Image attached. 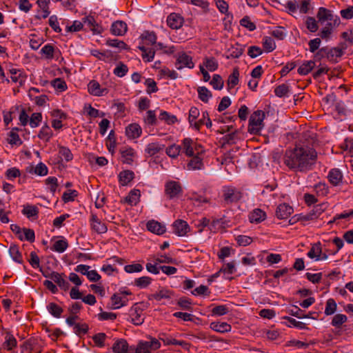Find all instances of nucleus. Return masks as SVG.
<instances>
[{
    "label": "nucleus",
    "mask_w": 353,
    "mask_h": 353,
    "mask_svg": "<svg viewBox=\"0 0 353 353\" xmlns=\"http://www.w3.org/2000/svg\"><path fill=\"white\" fill-rule=\"evenodd\" d=\"M316 157L317 153L313 148L300 145L285 151L283 163L290 170L303 171L314 163Z\"/></svg>",
    "instance_id": "obj_1"
},
{
    "label": "nucleus",
    "mask_w": 353,
    "mask_h": 353,
    "mask_svg": "<svg viewBox=\"0 0 353 353\" xmlns=\"http://www.w3.org/2000/svg\"><path fill=\"white\" fill-rule=\"evenodd\" d=\"M148 341H139L136 346H133L134 353H152L161 347L160 341L151 336H147Z\"/></svg>",
    "instance_id": "obj_2"
},
{
    "label": "nucleus",
    "mask_w": 353,
    "mask_h": 353,
    "mask_svg": "<svg viewBox=\"0 0 353 353\" xmlns=\"http://www.w3.org/2000/svg\"><path fill=\"white\" fill-rule=\"evenodd\" d=\"M265 112L262 110L254 111L250 117L248 131L252 134H258L264 126Z\"/></svg>",
    "instance_id": "obj_3"
},
{
    "label": "nucleus",
    "mask_w": 353,
    "mask_h": 353,
    "mask_svg": "<svg viewBox=\"0 0 353 353\" xmlns=\"http://www.w3.org/2000/svg\"><path fill=\"white\" fill-rule=\"evenodd\" d=\"M343 54V48L336 47L328 48L327 47L321 48L316 54L319 59L327 58V59L332 63L338 62V59Z\"/></svg>",
    "instance_id": "obj_4"
},
{
    "label": "nucleus",
    "mask_w": 353,
    "mask_h": 353,
    "mask_svg": "<svg viewBox=\"0 0 353 353\" xmlns=\"http://www.w3.org/2000/svg\"><path fill=\"white\" fill-rule=\"evenodd\" d=\"M243 197V193L237 188L232 186L223 187V198L225 204L229 205L237 203Z\"/></svg>",
    "instance_id": "obj_5"
},
{
    "label": "nucleus",
    "mask_w": 353,
    "mask_h": 353,
    "mask_svg": "<svg viewBox=\"0 0 353 353\" xmlns=\"http://www.w3.org/2000/svg\"><path fill=\"white\" fill-rule=\"evenodd\" d=\"M182 148L183 151L188 157H192L194 154H201L203 153L201 146L196 144L190 138H185L183 140Z\"/></svg>",
    "instance_id": "obj_6"
},
{
    "label": "nucleus",
    "mask_w": 353,
    "mask_h": 353,
    "mask_svg": "<svg viewBox=\"0 0 353 353\" xmlns=\"http://www.w3.org/2000/svg\"><path fill=\"white\" fill-rule=\"evenodd\" d=\"M112 350L114 353H134L133 346H129L127 341L123 339H117Z\"/></svg>",
    "instance_id": "obj_7"
},
{
    "label": "nucleus",
    "mask_w": 353,
    "mask_h": 353,
    "mask_svg": "<svg viewBox=\"0 0 353 353\" xmlns=\"http://www.w3.org/2000/svg\"><path fill=\"white\" fill-rule=\"evenodd\" d=\"M184 67L192 69L194 67V63L192 61V57L185 52H180L176 59V68L178 70H181Z\"/></svg>",
    "instance_id": "obj_8"
},
{
    "label": "nucleus",
    "mask_w": 353,
    "mask_h": 353,
    "mask_svg": "<svg viewBox=\"0 0 353 353\" xmlns=\"http://www.w3.org/2000/svg\"><path fill=\"white\" fill-rule=\"evenodd\" d=\"M130 316L131 321L136 325H140L144 322L143 310L138 305V303L134 304L131 307Z\"/></svg>",
    "instance_id": "obj_9"
},
{
    "label": "nucleus",
    "mask_w": 353,
    "mask_h": 353,
    "mask_svg": "<svg viewBox=\"0 0 353 353\" xmlns=\"http://www.w3.org/2000/svg\"><path fill=\"white\" fill-rule=\"evenodd\" d=\"M173 231L179 236H185L190 230L188 223L183 220H176L172 224Z\"/></svg>",
    "instance_id": "obj_10"
},
{
    "label": "nucleus",
    "mask_w": 353,
    "mask_h": 353,
    "mask_svg": "<svg viewBox=\"0 0 353 353\" xmlns=\"http://www.w3.org/2000/svg\"><path fill=\"white\" fill-rule=\"evenodd\" d=\"M44 276L46 277L50 278L65 291L68 290L70 288V283L64 279L63 274H59L57 272H52L50 274Z\"/></svg>",
    "instance_id": "obj_11"
},
{
    "label": "nucleus",
    "mask_w": 353,
    "mask_h": 353,
    "mask_svg": "<svg viewBox=\"0 0 353 353\" xmlns=\"http://www.w3.org/2000/svg\"><path fill=\"white\" fill-rule=\"evenodd\" d=\"M165 194L170 198L172 199L177 196L181 192V187L178 182L170 181L165 185Z\"/></svg>",
    "instance_id": "obj_12"
},
{
    "label": "nucleus",
    "mask_w": 353,
    "mask_h": 353,
    "mask_svg": "<svg viewBox=\"0 0 353 353\" xmlns=\"http://www.w3.org/2000/svg\"><path fill=\"white\" fill-rule=\"evenodd\" d=\"M293 213V208L284 203L279 205L276 210V216L279 219H286Z\"/></svg>",
    "instance_id": "obj_13"
},
{
    "label": "nucleus",
    "mask_w": 353,
    "mask_h": 353,
    "mask_svg": "<svg viewBox=\"0 0 353 353\" xmlns=\"http://www.w3.org/2000/svg\"><path fill=\"white\" fill-rule=\"evenodd\" d=\"M91 228L98 234H103L107 232V227L105 223H102L96 214L91 216Z\"/></svg>",
    "instance_id": "obj_14"
},
{
    "label": "nucleus",
    "mask_w": 353,
    "mask_h": 353,
    "mask_svg": "<svg viewBox=\"0 0 353 353\" xmlns=\"http://www.w3.org/2000/svg\"><path fill=\"white\" fill-rule=\"evenodd\" d=\"M142 129L137 123H131L125 128L126 136L131 139H137L141 136Z\"/></svg>",
    "instance_id": "obj_15"
},
{
    "label": "nucleus",
    "mask_w": 353,
    "mask_h": 353,
    "mask_svg": "<svg viewBox=\"0 0 353 353\" xmlns=\"http://www.w3.org/2000/svg\"><path fill=\"white\" fill-rule=\"evenodd\" d=\"M88 91L94 96H103L108 93V89L101 88L100 84L95 80H92L89 83Z\"/></svg>",
    "instance_id": "obj_16"
},
{
    "label": "nucleus",
    "mask_w": 353,
    "mask_h": 353,
    "mask_svg": "<svg viewBox=\"0 0 353 353\" xmlns=\"http://www.w3.org/2000/svg\"><path fill=\"white\" fill-rule=\"evenodd\" d=\"M127 24L123 21H117L114 22L111 27V32L113 34L122 36L127 32Z\"/></svg>",
    "instance_id": "obj_17"
},
{
    "label": "nucleus",
    "mask_w": 353,
    "mask_h": 353,
    "mask_svg": "<svg viewBox=\"0 0 353 353\" xmlns=\"http://www.w3.org/2000/svg\"><path fill=\"white\" fill-rule=\"evenodd\" d=\"M201 154H194L192 156V159L187 164L188 170H201L203 167V159L200 157Z\"/></svg>",
    "instance_id": "obj_18"
},
{
    "label": "nucleus",
    "mask_w": 353,
    "mask_h": 353,
    "mask_svg": "<svg viewBox=\"0 0 353 353\" xmlns=\"http://www.w3.org/2000/svg\"><path fill=\"white\" fill-rule=\"evenodd\" d=\"M167 23L172 29H179L182 26L183 19L179 15L172 13L167 18Z\"/></svg>",
    "instance_id": "obj_19"
},
{
    "label": "nucleus",
    "mask_w": 353,
    "mask_h": 353,
    "mask_svg": "<svg viewBox=\"0 0 353 353\" xmlns=\"http://www.w3.org/2000/svg\"><path fill=\"white\" fill-rule=\"evenodd\" d=\"M147 229L152 233L158 235L163 234L165 232V225L157 221H150L147 223Z\"/></svg>",
    "instance_id": "obj_20"
},
{
    "label": "nucleus",
    "mask_w": 353,
    "mask_h": 353,
    "mask_svg": "<svg viewBox=\"0 0 353 353\" xmlns=\"http://www.w3.org/2000/svg\"><path fill=\"white\" fill-rule=\"evenodd\" d=\"M111 301L113 306V309H119L122 306L126 305L128 299L121 295V293H115L111 297Z\"/></svg>",
    "instance_id": "obj_21"
},
{
    "label": "nucleus",
    "mask_w": 353,
    "mask_h": 353,
    "mask_svg": "<svg viewBox=\"0 0 353 353\" xmlns=\"http://www.w3.org/2000/svg\"><path fill=\"white\" fill-rule=\"evenodd\" d=\"M41 53L45 56L46 59H52L60 53V51L55 49L52 44H46L41 48Z\"/></svg>",
    "instance_id": "obj_22"
},
{
    "label": "nucleus",
    "mask_w": 353,
    "mask_h": 353,
    "mask_svg": "<svg viewBox=\"0 0 353 353\" xmlns=\"http://www.w3.org/2000/svg\"><path fill=\"white\" fill-rule=\"evenodd\" d=\"M22 213L29 219H37L38 218L39 208L35 205H26L23 206Z\"/></svg>",
    "instance_id": "obj_23"
},
{
    "label": "nucleus",
    "mask_w": 353,
    "mask_h": 353,
    "mask_svg": "<svg viewBox=\"0 0 353 353\" xmlns=\"http://www.w3.org/2000/svg\"><path fill=\"white\" fill-rule=\"evenodd\" d=\"M9 254L16 263L21 264L23 262L22 254L17 245H10L9 248Z\"/></svg>",
    "instance_id": "obj_24"
},
{
    "label": "nucleus",
    "mask_w": 353,
    "mask_h": 353,
    "mask_svg": "<svg viewBox=\"0 0 353 353\" xmlns=\"http://www.w3.org/2000/svg\"><path fill=\"white\" fill-rule=\"evenodd\" d=\"M210 327L213 330L221 333L230 332L232 329L231 325L225 322H212Z\"/></svg>",
    "instance_id": "obj_25"
},
{
    "label": "nucleus",
    "mask_w": 353,
    "mask_h": 353,
    "mask_svg": "<svg viewBox=\"0 0 353 353\" xmlns=\"http://www.w3.org/2000/svg\"><path fill=\"white\" fill-rule=\"evenodd\" d=\"M316 17L320 22L333 20L332 11L323 7L319 8Z\"/></svg>",
    "instance_id": "obj_26"
},
{
    "label": "nucleus",
    "mask_w": 353,
    "mask_h": 353,
    "mask_svg": "<svg viewBox=\"0 0 353 353\" xmlns=\"http://www.w3.org/2000/svg\"><path fill=\"white\" fill-rule=\"evenodd\" d=\"M266 214L261 209L254 210L250 214L249 219L252 223H260L265 219Z\"/></svg>",
    "instance_id": "obj_27"
},
{
    "label": "nucleus",
    "mask_w": 353,
    "mask_h": 353,
    "mask_svg": "<svg viewBox=\"0 0 353 353\" xmlns=\"http://www.w3.org/2000/svg\"><path fill=\"white\" fill-rule=\"evenodd\" d=\"M138 48L142 52V58L145 61L150 62L153 60L155 50L152 48H146L144 46H139Z\"/></svg>",
    "instance_id": "obj_28"
},
{
    "label": "nucleus",
    "mask_w": 353,
    "mask_h": 353,
    "mask_svg": "<svg viewBox=\"0 0 353 353\" xmlns=\"http://www.w3.org/2000/svg\"><path fill=\"white\" fill-rule=\"evenodd\" d=\"M343 175L339 169H332L328 174V179L330 182L334 185H337L341 181Z\"/></svg>",
    "instance_id": "obj_29"
},
{
    "label": "nucleus",
    "mask_w": 353,
    "mask_h": 353,
    "mask_svg": "<svg viewBox=\"0 0 353 353\" xmlns=\"http://www.w3.org/2000/svg\"><path fill=\"white\" fill-rule=\"evenodd\" d=\"M134 174L132 171H122L119 174V183L122 185H126L134 179Z\"/></svg>",
    "instance_id": "obj_30"
},
{
    "label": "nucleus",
    "mask_w": 353,
    "mask_h": 353,
    "mask_svg": "<svg viewBox=\"0 0 353 353\" xmlns=\"http://www.w3.org/2000/svg\"><path fill=\"white\" fill-rule=\"evenodd\" d=\"M140 196V190L137 189H134L131 190L129 194L125 198V201L130 205H136L139 201Z\"/></svg>",
    "instance_id": "obj_31"
},
{
    "label": "nucleus",
    "mask_w": 353,
    "mask_h": 353,
    "mask_svg": "<svg viewBox=\"0 0 353 353\" xmlns=\"http://www.w3.org/2000/svg\"><path fill=\"white\" fill-rule=\"evenodd\" d=\"M83 23L94 33H100L101 28L97 23L92 16H88L83 19Z\"/></svg>",
    "instance_id": "obj_32"
},
{
    "label": "nucleus",
    "mask_w": 353,
    "mask_h": 353,
    "mask_svg": "<svg viewBox=\"0 0 353 353\" xmlns=\"http://www.w3.org/2000/svg\"><path fill=\"white\" fill-rule=\"evenodd\" d=\"M122 161L124 163L131 164L133 161L134 151L132 148H128L121 150Z\"/></svg>",
    "instance_id": "obj_33"
},
{
    "label": "nucleus",
    "mask_w": 353,
    "mask_h": 353,
    "mask_svg": "<svg viewBox=\"0 0 353 353\" xmlns=\"http://www.w3.org/2000/svg\"><path fill=\"white\" fill-rule=\"evenodd\" d=\"M53 135V132L48 125H44L40 130L38 137L46 142H48Z\"/></svg>",
    "instance_id": "obj_34"
},
{
    "label": "nucleus",
    "mask_w": 353,
    "mask_h": 353,
    "mask_svg": "<svg viewBox=\"0 0 353 353\" xmlns=\"http://www.w3.org/2000/svg\"><path fill=\"white\" fill-rule=\"evenodd\" d=\"M315 67V62L313 61H305L298 69V73L301 75H306Z\"/></svg>",
    "instance_id": "obj_35"
},
{
    "label": "nucleus",
    "mask_w": 353,
    "mask_h": 353,
    "mask_svg": "<svg viewBox=\"0 0 353 353\" xmlns=\"http://www.w3.org/2000/svg\"><path fill=\"white\" fill-rule=\"evenodd\" d=\"M172 293L171 291L166 289H161L155 294H153L149 296V299H154L157 301H161L163 299H170Z\"/></svg>",
    "instance_id": "obj_36"
},
{
    "label": "nucleus",
    "mask_w": 353,
    "mask_h": 353,
    "mask_svg": "<svg viewBox=\"0 0 353 353\" xmlns=\"http://www.w3.org/2000/svg\"><path fill=\"white\" fill-rule=\"evenodd\" d=\"M243 52V48L239 45V44H236L235 46H231V48H230L228 50V55L227 56V57L229 59V58H239Z\"/></svg>",
    "instance_id": "obj_37"
},
{
    "label": "nucleus",
    "mask_w": 353,
    "mask_h": 353,
    "mask_svg": "<svg viewBox=\"0 0 353 353\" xmlns=\"http://www.w3.org/2000/svg\"><path fill=\"white\" fill-rule=\"evenodd\" d=\"M47 309L48 310V312L54 316V317H56V318H59L61 317V314L63 313V310L62 309L61 307H60L59 305H58L57 303H50L48 305H47Z\"/></svg>",
    "instance_id": "obj_38"
},
{
    "label": "nucleus",
    "mask_w": 353,
    "mask_h": 353,
    "mask_svg": "<svg viewBox=\"0 0 353 353\" xmlns=\"http://www.w3.org/2000/svg\"><path fill=\"white\" fill-rule=\"evenodd\" d=\"M163 145H160L157 143H151L147 145L145 152L152 157L161 151L163 149Z\"/></svg>",
    "instance_id": "obj_39"
},
{
    "label": "nucleus",
    "mask_w": 353,
    "mask_h": 353,
    "mask_svg": "<svg viewBox=\"0 0 353 353\" xmlns=\"http://www.w3.org/2000/svg\"><path fill=\"white\" fill-rule=\"evenodd\" d=\"M197 91L199 99L204 103H208L212 96L211 92L204 86L199 87Z\"/></svg>",
    "instance_id": "obj_40"
},
{
    "label": "nucleus",
    "mask_w": 353,
    "mask_h": 353,
    "mask_svg": "<svg viewBox=\"0 0 353 353\" xmlns=\"http://www.w3.org/2000/svg\"><path fill=\"white\" fill-rule=\"evenodd\" d=\"M17 340L14 336L10 333H7L5 336V342L3 343L4 347L8 350H12L17 346Z\"/></svg>",
    "instance_id": "obj_41"
},
{
    "label": "nucleus",
    "mask_w": 353,
    "mask_h": 353,
    "mask_svg": "<svg viewBox=\"0 0 353 353\" xmlns=\"http://www.w3.org/2000/svg\"><path fill=\"white\" fill-rule=\"evenodd\" d=\"M203 65L210 72L215 71L218 68V62L214 57H205L203 61Z\"/></svg>",
    "instance_id": "obj_42"
},
{
    "label": "nucleus",
    "mask_w": 353,
    "mask_h": 353,
    "mask_svg": "<svg viewBox=\"0 0 353 353\" xmlns=\"http://www.w3.org/2000/svg\"><path fill=\"white\" fill-rule=\"evenodd\" d=\"M239 72L238 69H234L232 73L229 76L228 79V86L229 89L233 88L239 83Z\"/></svg>",
    "instance_id": "obj_43"
},
{
    "label": "nucleus",
    "mask_w": 353,
    "mask_h": 353,
    "mask_svg": "<svg viewBox=\"0 0 353 353\" xmlns=\"http://www.w3.org/2000/svg\"><path fill=\"white\" fill-rule=\"evenodd\" d=\"M321 245L320 243H317L312 245L310 251L307 252V256L310 259H315L316 260V258L321 253Z\"/></svg>",
    "instance_id": "obj_44"
},
{
    "label": "nucleus",
    "mask_w": 353,
    "mask_h": 353,
    "mask_svg": "<svg viewBox=\"0 0 353 353\" xmlns=\"http://www.w3.org/2000/svg\"><path fill=\"white\" fill-rule=\"evenodd\" d=\"M347 318L345 314H337L333 317L331 324L333 326L339 328L343 323L347 321Z\"/></svg>",
    "instance_id": "obj_45"
},
{
    "label": "nucleus",
    "mask_w": 353,
    "mask_h": 353,
    "mask_svg": "<svg viewBox=\"0 0 353 353\" xmlns=\"http://www.w3.org/2000/svg\"><path fill=\"white\" fill-rule=\"evenodd\" d=\"M141 38L143 40L148 41V44H156L157 43V35L154 32L145 31L141 35Z\"/></svg>",
    "instance_id": "obj_46"
},
{
    "label": "nucleus",
    "mask_w": 353,
    "mask_h": 353,
    "mask_svg": "<svg viewBox=\"0 0 353 353\" xmlns=\"http://www.w3.org/2000/svg\"><path fill=\"white\" fill-rule=\"evenodd\" d=\"M107 336L105 333H98L92 336V340L96 346L103 347L105 346V341Z\"/></svg>",
    "instance_id": "obj_47"
},
{
    "label": "nucleus",
    "mask_w": 353,
    "mask_h": 353,
    "mask_svg": "<svg viewBox=\"0 0 353 353\" xmlns=\"http://www.w3.org/2000/svg\"><path fill=\"white\" fill-rule=\"evenodd\" d=\"M152 282V279L149 276H141L134 280V285L140 288H147Z\"/></svg>",
    "instance_id": "obj_48"
},
{
    "label": "nucleus",
    "mask_w": 353,
    "mask_h": 353,
    "mask_svg": "<svg viewBox=\"0 0 353 353\" xmlns=\"http://www.w3.org/2000/svg\"><path fill=\"white\" fill-rule=\"evenodd\" d=\"M68 247V243L66 241L58 240L54 243L52 250L57 252L62 253L67 249Z\"/></svg>",
    "instance_id": "obj_49"
},
{
    "label": "nucleus",
    "mask_w": 353,
    "mask_h": 353,
    "mask_svg": "<svg viewBox=\"0 0 353 353\" xmlns=\"http://www.w3.org/2000/svg\"><path fill=\"white\" fill-rule=\"evenodd\" d=\"M336 310V303L333 299H329L326 302L325 314L327 316L333 314Z\"/></svg>",
    "instance_id": "obj_50"
},
{
    "label": "nucleus",
    "mask_w": 353,
    "mask_h": 353,
    "mask_svg": "<svg viewBox=\"0 0 353 353\" xmlns=\"http://www.w3.org/2000/svg\"><path fill=\"white\" fill-rule=\"evenodd\" d=\"M181 150V148L180 145L173 144L166 148L165 152L169 157L172 158H176L179 156Z\"/></svg>",
    "instance_id": "obj_51"
},
{
    "label": "nucleus",
    "mask_w": 353,
    "mask_h": 353,
    "mask_svg": "<svg viewBox=\"0 0 353 353\" xmlns=\"http://www.w3.org/2000/svg\"><path fill=\"white\" fill-rule=\"evenodd\" d=\"M128 71V66L124 63L119 62V63L114 69V74L119 77H123L127 74Z\"/></svg>",
    "instance_id": "obj_52"
},
{
    "label": "nucleus",
    "mask_w": 353,
    "mask_h": 353,
    "mask_svg": "<svg viewBox=\"0 0 353 353\" xmlns=\"http://www.w3.org/2000/svg\"><path fill=\"white\" fill-rule=\"evenodd\" d=\"M8 143L10 145H21L22 141L21 140L19 134L14 131H10L8 134V138L7 139Z\"/></svg>",
    "instance_id": "obj_53"
},
{
    "label": "nucleus",
    "mask_w": 353,
    "mask_h": 353,
    "mask_svg": "<svg viewBox=\"0 0 353 353\" xmlns=\"http://www.w3.org/2000/svg\"><path fill=\"white\" fill-rule=\"evenodd\" d=\"M263 46L265 50L268 52L273 51L276 48V44L274 39L269 37H264L263 40Z\"/></svg>",
    "instance_id": "obj_54"
},
{
    "label": "nucleus",
    "mask_w": 353,
    "mask_h": 353,
    "mask_svg": "<svg viewBox=\"0 0 353 353\" xmlns=\"http://www.w3.org/2000/svg\"><path fill=\"white\" fill-rule=\"evenodd\" d=\"M210 84L215 90H221L223 87V81L219 74H214Z\"/></svg>",
    "instance_id": "obj_55"
},
{
    "label": "nucleus",
    "mask_w": 353,
    "mask_h": 353,
    "mask_svg": "<svg viewBox=\"0 0 353 353\" xmlns=\"http://www.w3.org/2000/svg\"><path fill=\"white\" fill-rule=\"evenodd\" d=\"M159 119L165 121L169 125L174 123L177 120L176 116L171 115L166 111L160 113Z\"/></svg>",
    "instance_id": "obj_56"
},
{
    "label": "nucleus",
    "mask_w": 353,
    "mask_h": 353,
    "mask_svg": "<svg viewBox=\"0 0 353 353\" xmlns=\"http://www.w3.org/2000/svg\"><path fill=\"white\" fill-rule=\"evenodd\" d=\"M59 154L61 157L64 158L66 161H70L73 158V155L70 150L64 146H59Z\"/></svg>",
    "instance_id": "obj_57"
},
{
    "label": "nucleus",
    "mask_w": 353,
    "mask_h": 353,
    "mask_svg": "<svg viewBox=\"0 0 353 353\" xmlns=\"http://www.w3.org/2000/svg\"><path fill=\"white\" fill-rule=\"evenodd\" d=\"M289 92V86L286 84H281L276 87L274 89V94L279 97H283L288 94Z\"/></svg>",
    "instance_id": "obj_58"
},
{
    "label": "nucleus",
    "mask_w": 353,
    "mask_h": 353,
    "mask_svg": "<svg viewBox=\"0 0 353 353\" xmlns=\"http://www.w3.org/2000/svg\"><path fill=\"white\" fill-rule=\"evenodd\" d=\"M106 44L109 46L119 48V50L127 48L126 43L118 39H108L106 41Z\"/></svg>",
    "instance_id": "obj_59"
},
{
    "label": "nucleus",
    "mask_w": 353,
    "mask_h": 353,
    "mask_svg": "<svg viewBox=\"0 0 353 353\" xmlns=\"http://www.w3.org/2000/svg\"><path fill=\"white\" fill-rule=\"evenodd\" d=\"M42 119V115L40 112L33 113L30 118V125L31 128L39 126Z\"/></svg>",
    "instance_id": "obj_60"
},
{
    "label": "nucleus",
    "mask_w": 353,
    "mask_h": 353,
    "mask_svg": "<svg viewBox=\"0 0 353 353\" xmlns=\"http://www.w3.org/2000/svg\"><path fill=\"white\" fill-rule=\"evenodd\" d=\"M144 121L148 125H155L157 123L155 112L154 110H148L146 112V117L144 118Z\"/></svg>",
    "instance_id": "obj_61"
},
{
    "label": "nucleus",
    "mask_w": 353,
    "mask_h": 353,
    "mask_svg": "<svg viewBox=\"0 0 353 353\" xmlns=\"http://www.w3.org/2000/svg\"><path fill=\"white\" fill-rule=\"evenodd\" d=\"M323 210L321 207L319 205H316L311 210V212L309 214L306 215L305 219L308 220L317 219L321 214Z\"/></svg>",
    "instance_id": "obj_62"
},
{
    "label": "nucleus",
    "mask_w": 353,
    "mask_h": 353,
    "mask_svg": "<svg viewBox=\"0 0 353 353\" xmlns=\"http://www.w3.org/2000/svg\"><path fill=\"white\" fill-rule=\"evenodd\" d=\"M305 24L307 28L312 32H315L319 28L316 21L312 17L307 18Z\"/></svg>",
    "instance_id": "obj_63"
},
{
    "label": "nucleus",
    "mask_w": 353,
    "mask_h": 353,
    "mask_svg": "<svg viewBox=\"0 0 353 353\" xmlns=\"http://www.w3.org/2000/svg\"><path fill=\"white\" fill-rule=\"evenodd\" d=\"M51 84L55 89L61 92L64 91L67 88V85L65 81L62 80L60 78L54 79L51 82Z\"/></svg>",
    "instance_id": "obj_64"
}]
</instances>
